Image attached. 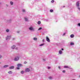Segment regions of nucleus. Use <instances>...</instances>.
<instances>
[{
	"label": "nucleus",
	"instance_id": "1",
	"mask_svg": "<svg viewBox=\"0 0 80 80\" xmlns=\"http://www.w3.org/2000/svg\"><path fill=\"white\" fill-rule=\"evenodd\" d=\"M19 59L20 58L18 56H16L15 58H14V61H18V60H19Z\"/></svg>",
	"mask_w": 80,
	"mask_h": 80
},
{
	"label": "nucleus",
	"instance_id": "2",
	"mask_svg": "<svg viewBox=\"0 0 80 80\" xmlns=\"http://www.w3.org/2000/svg\"><path fill=\"white\" fill-rule=\"evenodd\" d=\"M29 29L30 31H32L33 32H34V31H35V29H34V28H33V27H32V26H31V27H30L29 28Z\"/></svg>",
	"mask_w": 80,
	"mask_h": 80
},
{
	"label": "nucleus",
	"instance_id": "3",
	"mask_svg": "<svg viewBox=\"0 0 80 80\" xmlns=\"http://www.w3.org/2000/svg\"><path fill=\"white\" fill-rule=\"evenodd\" d=\"M5 22L7 23H11L12 22V19H10L8 20H5Z\"/></svg>",
	"mask_w": 80,
	"mask_h": 80
},
{
	"label": "nucleus",
	"instance_id": "4",
	"mask_svg": "<svg viewBox=\"0 0 80 80\" xmlns=\"http://www.w3.org/2000/svg\"><path fill=\"white\" fill-rule=\"evenodd\" d=\"M11 38V36H8L6 38V40H9Z\"/></svg>",
	"mask_w": 80,
	"mask_h": 80
},
{
	"label": "nucleus",
	"instance_id": "5",
	"mask_svg": "<svg viewBox=\"0 0 80 80\" xmlns=\"http://www.w3.org/2000/svg\"><path fill=\"white\" fill-rule=\"evenodd\" d=\"M9 69L10 70H11L12 69H13L14 68H15V67L14 66H12L11 67H10L9 68Z\"/></svg>",
	"mask_w": 80,
	"mask_h": 80
},
{
	"label": "nucleus",
	"instance_id": "6",
	"mask_svg": "<svg viewBox=\"0 0 80 80\" xmlns=\"http://www.w3.org/2000/svg\"><path fill=\"white\" fill-rule=\"evenodd\" d=\"M30 70L29 68H27L25 69V72H29Z\"/></svg>",
	"mask_w": 80,
	"mask_h": 80
},
{
	"label": "nucleus",
	"instance_id": "7",
	"mask_svg": "<svg viewBox=\"0 0 80 80\" xmlns=\"http://www.w3.org/2000/svg\"><path fill=\"white\" fill-rule=\"evenodd\" d=\"M46 40L47 42H50V39H49V38H48V37H46Z\"/></svg>",
	"mask_w": 80,
	"mask_h": 80
},
{
	"label": "nucleus",
	"instance_id": "8",
	"mask_svg": "<svg viewBox=\"0 0 80 80\" xmlns=\"http://www.w3.org/2000/svg\"><path fill=\"white\" fill-rule=\"evenodd\" d=\"M16 46L14 45H13L11 47V48L12 49H14Z\"/></svg>",
	"mask_w": 80,
	"mask_h": 80
},
{
	"label": "nucleus",
	"instance_id": "9",
	"mask_svg": "<svg viewBox=\"0 0 80 80\" xmlns=\"http://www.w3.org/2000/svg\"><path fill=\"white\" fill-rule=\"evenodd\" d=\"M25 20L26 22H28V18H25Z\"/></svg>",
	"mask_w": 80,
	"mask_h": 80
},
{
	"label": "nucleus",
	"instance_id": "10",
	"mask_svg": "<svg viewBox=\"0 0 80 80\" xmlns=\"http://www.w3.org/2000/svg\"><path fill=\"white\" fill-rule=\"evenodd\" d=\"M7 67H8V65H5L3 67V68H7Z\"/></svg>",
	"mask_w": 80,
	"mask_h": 80
},
{
	"label": "nucleus",
	"instance_id": "11",
	"mask_svg": "<svg viewBox=\"0 0 80 80\" xmlns=\"http://www.w3.org/2000/svg\"><path fill=\"white\" fill-rule=\"evenodd\" d=\"M70 37L71 38H73L74 37V35H73V34H71L70 35Z\"/></svg>",
	"mask_w": 80,
	"mask_h": 80
},
{
	"label": "nucleus",
	"instance_id": "12",
	"mask_svg": "<svg viewBox=\"0 0 80 80\" xmlns=\"http://www.w3.org/2000/svg\"><path fill=\"white\" fill-rule=\"evenodd\" d=\"M59 54H60V55H61V54H62V50L59 51Z\"/></svg>",
	"mask_w": 80,
	"mask_h": 80
},
{
	"label": "nucleus",
	"instance_id": "13",
	"mask_svg": "<svg viewBox=\"0 0 80 80\" xmlns=\"http://www.w3.org/2000/svg\"><path fill=\"white\" fill-rule=\"evenodd\" d=\"M12 71H9L8 72V73H9V74H12Z\"/></svg>",
	"mask_w": 80,
	"mask_h": 80
},
{
	"label": "nucleus",
	"instance_id": "14",
	"mask_svg": "<svg viewBox=\"0 0 80 80\" xmlns=\"http://www.w3.org/2000/svg\"><path fill=\"white\" fill-rule=\"evenodd\" d=\"M64 68H69V67L68 66H64Z\"/></svg>",
	"mask_w": 80,
	"mask_h": 80
},
{
	"label": "nucleus",
	"instance_id": "15",
	"mask_svg": "<svg viewBox=\"0 0 80 80\" xmlns=\"http://www.w3.org/2000/svg\"><path fill=\"white\" fill-rule=\"evenodd\" d=\"M70 45H74V43L73 42H71V43L70 44Z\"/></svg>",
	"mask_w": 80,
	"mask_h": 80
},
{
	"label": "nucleus",
	"instance_id": "16",
	"mask_svg": "<svg viewBox=\"0 0 80 80\" xmlns=\"http://www.w3.org/2000/svg\"><path fill=\"white\" fill-rule=\"evenodd\" d=\"M49 79H50V80H52L53 78V77H48Z\"/></svg>",
	"mask_w": 80,
	"mask_h": 80
},
{
	"label": "nucleus",
	"instance_id": "17",
	"mask_svg": "<svg viewBox=\"0 0 80 80\" xmlns=\"http://www.w3.org/2000/svg\"><path fill=\"white\" fill-rule=\"evenodd\" d=\"M45 45L44 43L42 44H40L39 45V47H42V46H43V45Z\"/></svg>",
	"mask_w": 80,
	"mask_h": 80
},
{
	"label": "nucleus",
	"instance_id": "18",
	"mask_svg": "<svg viewBox=\"0 0 80 80\" xmlns=\"http://www.w3.org/2000/svg\"><path fill=\"white\" fill-rule=\"evenodd\" d=\"M10 3L11 5H13V2L12 1H11L10 2Z\"/></svg>",
	"mask_w": 80,
	"mask_h": 80
},
{
	"label": "nucleus",
	"instance_id": "19",
	"mask_svg": "<svg viewBox=\"0 0 80 80\" xmlns=\"http://www.w3.org/2000/svg\"><path fill=\"white\" fill-rule=\"evenodd\" d=\"M38 25H40V24H41V22H40V21H38Z\"/></svg>",
	"mask_w": 80,
	"mask_h": 80
},
{
	"label": "nucleus",
	"instance_id": "20",
	"mask_svg": "<svg viewBox=\"0 0 80 80\" xmlns=\"http://www.w3.org/2000/svg\"><path fill=\"white\" fill-rule=\"evenodd\" d=\"M21 66H22V64H18V67H21Z\"/></svg>",
	"mask_w": 80,
	"mask_h": 80
},
{
	"label": "nucleus",
	"instance_id": "21",
	"mask_svg": "<svg viewBox=\"0 0 80 80\" xmlns=\"http://www.w3.org/2000/svg\"><path fill=\"white\" fill-rule=\"evenodd\" d=\"M6 32H9V29H7L6 30Z\"/></svg>",
	"mask_w": 80,
	"mask_h": 80
},
{
	"label": "nucleus",
	"instance_id": "22",
	"mask_svg": "<svg viewBox=\"0 0 80 80\" xmlns=\"http://www.w3.org/2000/svg\"><path fill=\"white\" fill-rule=\"evenodd\" d=\"M33 40H37V38H33Z\"/></svg>",
	"mask_w": 80,
	"mask_h": 80
},
{
	"label": "nucleus",
	"instance_id": "23",
	"mask_svg": "<svg viewBox=\"0 0 80 80\" xmlns=\"http://www.w3.org/2000/svg\"><path fill=\"white\" fill-rule=\"evenodd\" d=\"M50 12H53V9H50Z\"/></svg>",
	"mask_w": 80,
	"mask_h": 80
},
{
	"label": "nucleus",
	"instance_id": "24",
	"mask_svg": "<svg viewBox=\"0 0 80 80\" xmlns=\"http://www.w3.org/2000/svg\"><path fill=\"white\" fill-rule=\"evenodd\" d=\"M42 28H38V30H42Z\"/></svg>",
	"mask_w": 80,
	"mask_h": 80
},
{
	"label": "nucleus",
	"instance_id": "25",
	"mask_svg": "<svg viewBox=\"0 0 80 80\" xmlns=\"http://www.w3.org/2000/svg\"><path fill=\"white\" fill-rule=\"evenodd\" d=\"M24 73V71H22L21 72V73L22 74H23Z\"/></svg>",
	"mask_w": 80,
	"mask_h": 80
},
{
	"label": "nucleus",
	"instance_id": "26",
	"mask_svg": "<svg viewBox=\"0 0 80 80\" xmlns=\"http://www.w3.org/2000/svg\"><path fill=\"white\" fill-rule=\"evenodd\" d=\"M54 2H55L54 1V0H52V1H51V2L52 3H54Z\"/></svg>",
	"mask_w": 80,
	"mask_h": 80
},
{
	"label": "nucleus",
	"instance_id": "27",
	"mask_svg": "<svg viewBox=\"0 0 80 80\" xmlns=\"http://www.w3.org/2000/svg\"><path fill=\"white\" fill-rule=\"evenodd\" d=\"M22 11H23V12H25V9H22Z\"/></svg>",
	"mask_w": 80,
	"mask_h": 80
},
{
	"label": "nucleus",
	"instance_id": "28",
	"mask_svg": "<svg viewBox=\"0 0 80 80\" xmlns=\"http://www.w3.org/2000/svg\"><path fill=\"white\" fill-rule=\"evenodd\" d=\"M48 69H50L51 68L50 67H48Z\"/></svg>",
	"mask_w": 80,
	"mask_h": 80
},
{
	"label": "nucleus",
	"instance_id": "29",
	"mask_svg": "<svg viewBox=\"0 0 80 80\" xmlns=\"http://www.w3.org/2000/svg\"><path fill=\"white\" fill-rule=\"evenodd\" d=\"M78 26H79V27H80V23H78Z\"/></svg>",
	"mask_w": 80,
	"mask_h": 80
},
{
	"label": "nucleus",
	"instance_id": "30",
	"mask_svg": "<svg viewBox=\"0 0 80 80\" xmlns=\"http://www.w3.org/2000/svg\"><path fill=\"white\" fill-rule=\"evenodd\" d=\"M17 33H20V31H17Z\"/></svg>",
	"mask_w": 80,
	"mask_h": 80
},
{
	"label": "nucleus",
	"instance_id": "31",
	"mask_svg": "<svg viewBox=\"0 0 80 80\" xmlns=\"http://www.w3.org/2000/svg\"><path fill=\"white\" fill-rule=\"evenodd\" d=\"M27 63V62H24V64H26V63Z\"/></svg>",
	"mask_w": 80,
	"mask_h": 80
},
{
	"label": "nucleus",
	"instance_id": "32",
	"mask_svg": "<svg viewBox=\"0 0 80 80\" xmlns=\"http://www.w3.org/2000/svg\"><path fill=\"white\" fill-rule=\"evenodd\" d=\"M65 34H66V33H64L63 35H62V36H64V35H65Z\"/></svg>",
	"mask_w": 80,
	"mask_h": 80
},
{
	"label": "nucleus",
	"instance_id": "33",
	"mask_svg": "<svg viewBox=\"0 0 80 80\" xmlns=\"http://www.w3.org/2000/svg\"><path fill=\"white\" fill-rule=\"evenodd\" d=\"M62 72H63V73H65V70H63V71H62Z\"/></svg>",
	"mask_w": 80,
	"mask_h": 80
},
{
	"label": "nucleus",
	"instance_id": "34",
	"mask_svg": "<svg viewBox=\"0 0 80 80\" xmlns=\"http://www.w3.org/2000/svg\"><path fill=\"white\" fill-rule=\"evenodd\" d=\"M58 68H59V69H60H60H61V68H60V67L59 66L58 67Z\"/></svg>",
	"mask_w": 80,
	"mask_h": 80
},
{
	"label": "nucleus",
	"instance_id": "35",
	"mask_svg": "<svg viewBox=\"0 0 80 80\" xmlns=\"http://www.w3.org/2000/svg\"><path fill=\"white\" fill-rule=\"evenodd\" d=\"M17 69L19 70V69H20V68H17Z\"/></svg>",
	"mask_w": 80,
	"mask_h": 80
},
{
	"label": "nucleus",
	"instance_id": "36",
	"mask_svg": "<svg viewBox=\"0 0 80 80\" xmlns=\"http://www.w3.org/2000/svg\"><path fill=\"white\" fill-rule=\"evenodd\" d=\"M43 61H44V62H45V59H43Z\"/></svg>",
	"mask_w": 80,
	"mask_h": 80
},
{
	"label": "nucleus",
	"instance_id": "37",
	"mask_svg": "<svg viewBox=\"0 0 80 80\" xmlns=\"http://www.w3.org/2000/svg\"><path fill=\"white\" fill-rule=\"evenodd\" d=\"M2 58V56L0 55V58Z\"/></svg>",
	"mask_w": 80,
	"mask_h": 80
},
{
	"label": "nucleus",
	"instance_id": "38",
	"mask_svg": "<svg viewBox=\"0 0 80 80\" xmlns=\"http://www.w3.org/2000/svg\"><path fill=\"white\" fill-rule=\"evenodd\" d=\"M16 50H18V48H16Z\"/></svg>",
	"mask_w": 80,
	"mask_h": 80
},
{
	"label": "nucleus",
	"instance_id": "39",
	"mask_svg": "<svg viewBox=\"0 0 80 80\" xmlns=\"http://www.w3.org/2000/svg\"><path fill=\"white\" fill-rule=\"evenodd\" d=\"M61 50H63V51L64 50L63 48H62Z\"/></svg>",
	"mask_w": 80,
	"mask_h": 80
},
{
	"label": "nucleus",
	"instance_id": "40",
	"mask_svg": "<svg viewBox=\"0 0 80 80\" xmlns=\"http://www.w3.org/2000/svg\"><path fill=\"white\" fill-rule=\"evenodd\" d=\"M7 7H8V5L6 4Z\"/></svg>",
	"mask_w": 80,
	"mask_h": 80
},
{
	"label": "nucleus",
	"instance_id": "41",
	"mask_svg": "<svg viewBox=\"0 0 80 80\" xmlns=\"http://www.w3.org/2000/svg\"><path fill=\"white\" fill-rule=\"evenodd\" d=\"M42 41H43V42H44V39H43Z\"/></svg>",
	"mask_w": 80,
	"mask_h": 80
},
{
	"label": "nucleus",
	"instance_id": "42",
	"mask_svg": "<svg viewBox=\"0 0 80 80\" xmlns=\"http://www.w3.org/2000/svg\"><path fill=\"white\" fill-rule=\"evenodd\" d=\"M13 40H15V38H13Z\"/></svg>",
	"mask_w": 80,
	"mask_h": 80
},
{
	"label": "nucleus",
	"instance_id": "43",
	"mask_svg": "<svg viewBox=\"0 0 80 80\" xmlns=\"http://www.w3.org/2000/svg\"><path fill=\"white\" fill-rule=\"evenodd\" d=\"M42 34V35H44V33H43Z\"/></svg>",
	"mask_w": 80,
	"mask_h": 80
},
{
	"label": "nucleus",
	"instance_id": "44",
	"mask_svg": "<svg viewBox=\"0 0 80 80\" xmlns=\"http://www.w3.org/2000/svg\"><path fill=\"white\" fill-rule=\"evenodd\" d=\"M63 7H65V6H63Z\"/></svg>",
	"mask_w": 80,
	"mask_h": 80
},
{
	"label": "nucleus",
	"instance_id": "45",
	"mask_svg": "<svg viewBox=\"0 0 80 80\" xmlns=\"http://www.w3.org/2000/svg\"><path fill=\"white\" fill-rule=\"evenodd\" d=\"M79 77H80V76H79Z\"/></svg>",
	"mask_w": 80,
	"mask_h": 80
},
{
	"label": "nucleus",
	"instance_id": "46",
	"mask_svg": "<svg viewBox=\"0 0 80 80\" xmlns=\"http://www.w3.org/2000/svg\"><path fill=\"white\" fill-rule=\"evenodd\" d=\"M75 80V79H73V80Z\"/></svg>",
	"mask_w": 80,
	"mask_h": 80
}]
</instances>
